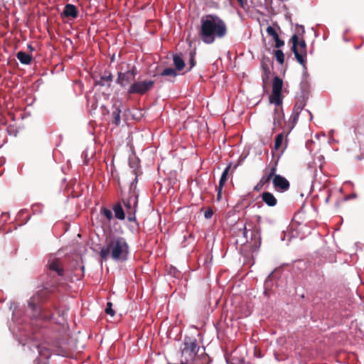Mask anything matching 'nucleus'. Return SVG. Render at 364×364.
Here are the masks:
<instances>
[{
	"label": "nucleus",
	"mask_w": 364,
	"mask_h": 364,
	"mask_svg": "<svg viewBox=\"0 0 364 364\" xmlns=\"http://www.w3.org/2000/svg\"><path fill=\"white\" fill-rule=\"evenodd\" d=\"M200 22V36L205 43H213L215 38H222L227 34L226 23L216 15L203 16Z\"/></svg>",
	"instance_id": "f257e3e1"
},
{
	"label": "nucleus",
	"mask_w": 364,
	"mask_h": 364,
	"mask_svg": "<svg viewBox=\"0 0 364 364\" xmlns=\"http://www.w3.org/2000/svg\"><path fill=\"white\" fill-rule=\"evenodd\" d=\"M129 245L126 240L119 236H114L107 239L106 247L100 251L102 259L111 257L115 261H125L129 255Z\"/></svg>",
	"instance_id": "f03ea898"
},
{
	"label": "nucleus",
	"mask_w": 364,
	"mask_h": 364,
	"mask_svg": "<svg viewBox=\"0 0 364 364\" xmlns=\"http://www.w3.org/2000/svg\"><path fill=\"white\" fill-rule=\"evenodd\" d=\"M282 80L279 77H274L272 81V93L269 97V103L275 106L273 113L274 129L281 127L284 119V114L282 109Z\"/></svg>",
	"instance_id": "7ed1b4c3"
},
{
	"label": "nucleus",
	"mask_w": 364,
	"mask_h": 364,
	"mask_svg": "<svg viewBox=\"0 0 364 364\" xmlns=\"http://www.w3.org/2000/svg\"><path fill=\"white\" fill-rule=\"evenodd\" d=\"M198 346L196 341H191L184 343V348L182 350L183 361L181 364H192L198 351Z\"/></svg>",
	"instance_id": "20e7f679"
},
{
	"label": "nucleus",
	"mask_w": 364,
	"mask_h": 364,
	"mask_svg": "<svg viewBox=\"0 0 364 364\" xmlns=\"http://www.w3.org/2000/svg\"><path fill=\"white\" fill-rule=\"evenodd\" d=\"M291 41L292 42V50L298 62L304 65V55H306V43L301 39L299 40L297 35L294 34L292 36Z\"/></svg>",
	"instance_id": "39448f33"
},
{
	"label": "nucleus",
	"mask_w": 364,
	"mask_h": 364,
	"mask_svg": "<svg viewBox=\"0 0 364 364\" xmlns=\"http://www.w3.org/2000/svg\"><path fill=\"white\" fill-rule=\"evenodd\" d=\"M154 82L152 80H144L133 82L128 89L129 94L144 95L151 90Z\"/></svg>",
	"instance_id": "423d86ee"
},
{
	"label": "nucleus",
	"mask_w": 364,
	"mask_h": 364,
	"mask_svg": "<svg viewBox=\"0 0 364 364\" xmlns=\"http://www.w3.org/2000/svg\"><path fill=\"white\" fill-rule=\"evenodd\" d=\"M138 199L135 195L130 196L127 200H124V205L129 221H135V213L136 211Z\"/></svg>",
	"instance_id": "0eeeda50"
},
{
	"label": "nucleus",
	"mask_w": 364,
	"mask_h": 364,
	"mask_svg": "<svg viewBox=\"0 0 364 364\" xmlns=\"http://www.w3.org/2000/svg\"><path fill=\"white\" fill-rule=\"evenodd\" d=\"M136 72L134 70H128L125 73H119L117 82L122 87H126L134 81Z\"/></svg>",
	"instance_id": "6e6552de"
},
{
	"label": "nucleus",
	"mask_w": 364,
	"mask_h": 364,
	"mask_svg": "<svg viewBox=\"0 0 364 364\" xmlns=\"http://www.w3.org/2000/svg\"><path fill=\"white\" fill-rule=\"evenodd\" d=\"M274 188L281 192L286 191L289 188V181L283 176L274 173L272 179Z\"/></svg>",
	"instance_id": "1a4fd4ad"
},
{
	"label": "nucleus",
	"mask_w": 364,
	"mask_h": 364,
	"mask_svg": "<svg viewBox=\"0 0 364 364\" xmlns=\"http://www.w3.org/2000/svg\"><path fill=\"white\" fill-rule=\"evenodd\" d=\"M276 171V168L275 167H273L270 169L269 172L268 173H266L260 179L259 182L255 186V191H259V190H261V188L263 187V186L264 184H266L267 183H269L274 172Z\"/></svg>",
	"instance_id": "9d476101"
},
{
	"label": "nucleus",
	"mask_w": 364,
	"mask_h": 364,
	"mask_svg": "<svg viewBox=\"0 0 364 364\" xmlns=\"http://www.w3.org/2000/svg\"><path fill=\"white\" fill-rule=\"evenodd\" d=\"M261 198H262V201L266 204L268 206H270V207H274L277 205V198L274 197V196L272 193H269V192H264L262 195H261Z\"/></svg>",
	"instance_id": "9b49d317"
},
{
	"label": "nucleus",
	"mask_w": 364,
	"mask_h": 364,
	"mask_svg": "<svg viewBox=\"0 0 364 364\" xmlns=\"http://www.w3.org/2000/svg\"><path fill=\"white\" fill-rule=\"evenodd\" d=\"M16 57L18 60L24 65H29L31 62L32 57L23 51L18 52Z\"/></svg>",
	"instance_id": "f8f14e48"
},
{
	"label": "nucleus",
	"mask_w": 364,
	"mask_h": 364,
	"mask_svg": "<svg viewBox=\"0 0 364 364\" xmlns=\"http://www.w3.org/2000/svg\"><path fill=\"white\" fill-rule=\"evenodd\" d=\"M49 269L56 272L60 276L63 274V269L61 267L60 262L57 259L53 260L49 263Z\"/></svg>",
	"instance_id": "ddd939ff"
},
{
	"label": "nucleus",
	"mask_w": 364,
	"mask_h": 364,
	"mask_svg": "<svg viewBox=\"0 0 364 364\" xmlns=\"http://www.w3.org/2000/svg\"><path fill=\"white\" fill-rule=\"evenodd\" d=\"M63 14L67 17L75 18L77 14L76 7L73 5L68 4L65 7Z\"/></svg>",
	"instance_id": "4468645a"
},
{
	"label": "nucleus",
	"mask_w": 364,
	"mask_h": 364,
	"mask_svg": "<svg viewBox=\"0 0 364 364\" xmlns=\"http://www.w3.org/2000/svg\"><path fill=\"white\" fill-rule=\"evenodd\" d=\"M115 217L119 220H124L125 218L124 210L121 205L117 204L113 208Z\"/></svg>",
	"instance_id": "2eb2a0df"
},
{
	"label": "nucleus",
	"mask_w": 364,
	"mask_h": 364,
	"mask_svg": "<svg viewBox=\"0 0 364 364\" xmlns=\"http://www.w3.org/2000/svg\"><path fill=\"white\" fill-rule=\"evenodd\" d=\"M173 63L178 70H181L185 66L183 60L178 55L173 57Z\"/></svg>",
	"instance_id": "dca6fc26"
},
{
	"label": "nucleus",
	"mask_w": 364,
	"mask_h": 364,
	"mask_svg": "<svg viewBox=\"0 0 364 364\" xmlns=\"http://www.w3.org/2000/svg\"><path fill=\"white\" fill-rule=\"evenodd\" d=\"M230 168V166H228L226 167V168L224 170V171L222 173V176L220 179L219 186L220 188H223V186L225 185L227 178H228V174L229 172V170Z\"/></svg>",
	"instance_id": "f3484780"
},
{
	"label": "nucleus",
	"mask_w": 364,
	"mask_h": 364,
	"mask_svg": "<svg viewBox=\"0 0 364 364\" xmlns=\"http://www.w3.org/2000/svg\"><path fill=\"white\" fill-rule=\"evenodd\" d=\"M283 141H284V134H283V133H281V134H278L275 139L274 149L276 150H278L282 147Z\"/></svg>",
	"instance_id": "a211bd4d"
},
{
	"label": "nucleus",
	"mask_w": 364,
	"mask_h": 364,
	"mask_svg": "<svg viewBox=\"0 0 364 364\" xmlns=\"http://www.w3.org/2000/svg\"><path fill=\"white\" fill-rule=\"evenodd\" d=\"M176 75H177V73L175 71V70L173 68H171L164 69L163 70V72L161 73V75H164V76L175 77V76H176Z\"/></svg>",
	"instance_id": "6ab92c4d"
},
{
	"label": "nucleus",
	"mask_w": 364,
	"mask_h": 364,
	"mask_svg": "<svg viewBox=\"0 0 364 364\" xmlns=\"http://www.w3.org/2000/svg\"><path fill=\"white\" fill-rule=\"evenodd\" d=\"M275 57L277 60L280 63L282 64L284 60V55L283 52L281 50H277L275 51Z\"/></svg>",
	"instance_id": "aec40b11"
},
{
	"label": "nucleus",
	"mask_w": 364,
	"mask_h": 364,
	"mask_svg": "<svg viewBox=\"0 0 364 364\" xmlns=\"http://www.w3.org/2000/svg\"><path fill=\"white\" fill-rule=\"evenodd\" d=\"M267 33H268V35L272 36L274 39H275L277 37H279L276 30L273 27H272V26H268L267 27Z\"/></svg>",
	"instance_id": "412c9836"
},
{
	"label": "nucleus",
	"mask_w": 364,
	"mask_h": 364,
	"mask_svg": "<svg viewBox=\"0 0 364 364\" xmlns=\"http://www.w3.org/2000/svg\"><path fill=\"white\" fill-rule=\"evenodd\" d=\"M113 116H114V122L118 125L119 123H120V110H119L118 109H117L114 112H113Z\"/></svg>",
	"instance_id": "4be33fe9"
},
{
	"label": "nucleus",
	"mask_w": 364,
	"mask_h": 364,
	"mask_svg": "<svg viewBox=\"0 0 364 364\" xmlns=\"http://www.w3.org/2000/svg\"><path fill=\"white\" fill-rule=\"evenodd\" d=\"M112 303L108 302L107 304V307L105 309V312L107 314H109L110 316H113L114 315V311L112 309Z\"/></svg>",
	"instance_id": "5701e85b"
},
{
	"label": "nucleus",
	"mask_w": 364,
	"mask_h": 364,
	"mask_svg": "<svg viewBox=\"0 0 364 364\" xmlns=\"http://www.w3.org/2000/svg\"><path fill=\"white\" fill-rule=\"evenodd\" d=\"M102 214L109 220L112 218V213L110 210L104 208L102 210Z\"/></svg>",
	"instance_id": "b1692460"
},
{
	"label": "nucleus",
	"mask_w": 364,
	"mask_h": 364,
	"mask_svg": "<svg viewBox=\"0 0 364 364\" xmlns=\"http://www.w3.org/2000/svg\"><path fill=\"white\" fill-rule=\"evenodd\" d=\"M275 41V46L277 48H280L284 46V43L283 41L280 40L279 37L274 39Z\"/></svg>",
	"instance_id": "393cba45"
},
{
	"label": "nucleus",
	"mask_w": 364,
	"mask_h": 364,
	"mask_svg": "<svg viewBox=\"0 0 364 364\" xmlns=\"http://www.w3.org/2000/svg\"><path fill=\"white\" fill-rule=\"evenodd\" d=\"M205 218H210L213 215V212L211 210H208L205 212Z\"/></svg>",
	"instance_id": "a878e982"
},
{
	"label": "nucleus",
	"mask_w": 364,
	"mask_h": 364,
	"mask_svg": "<svg viewBox=\"0 0 364 364\" xmlns=\"http://www.w3.org/2000/svg\"><path fill=\"white\" fill-rule=\"evenodd\" d=\"M222 189L223 188H220V186H218V200H220L221 198Z\"/></svg>",
	"instance_id": "bb28decb"
},
{
	"label": "nucleus",
	"mask_w": 364,
	"mask_h": 364,
	"mask_svg": "<svg viewBox=\"0 0 364 364\" xmlns=\"http://www.w3.org/2000/svg\"><path fill=\"white\" fill-rule=\"evenodd\" d=\"M237 1L240 2V5H241V6H243V4H244V0H237Z\"/></svg>",
	"instance_id": "cd10ccee"
},
{
	"label": "nucleus",
	"mask_w": 364,
	"mask_h": 364,
	"mask_svg": "<svg viewBox=\"0 0 364 364\" xmlns=\"http://www.w3.org/2000/svg\"><path fill=\"white\" fill-rule=\"evenodd\" d=\"M300 28H301V30L302 31V32H304V27H303V26H300Z\"/></svg>",
	"instance_id": "c85d7f7f"
}]
</instances>
